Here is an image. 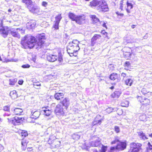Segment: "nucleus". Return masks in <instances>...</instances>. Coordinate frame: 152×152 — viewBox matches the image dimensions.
<instances>
[{
    "label": "nucleus",
    "instance_id": "f257e3e1",
    "mask_svg": "<svg viewBox=\"0 0 152 152\" xmlns=\"http://www.w3.org/2000/svg\"><path fill=\"white\" fill-rule=\"evenodd\" d=\"M79 43V42L76 39L73 40L69 43L67 51L70 56H76L77 55V52L80 49L78 45Z\"/></svg>",
    "mask_w": 152,
    "mask_h": 152
},
{
    "label": "nucleus",
    "instance_id": "f03ea898",
    "mask_svg": "<svg viewBox=\"0 0 152 152\" xmlns=\"http://www.w3.org/2000/svg\"><path fill=\"white\" fill-rule=\"evenodd\" d=\"M37 41L34 37L27 35L22 39L20 43L22 47L24 48H27L28 47L31 49L34 46Z\"/></svg>",
    "mask_w": 152,
    "mask_h": 152
},
{
    "label": "nucleus",
    "instance_id": "7ed1b4c3",
    "mask_svg": "<svg viewBox=\"0 0 152 152\" xmlns=\"http://www.w3.org/2000/svg\"><path fill=\"white\" fill-rule=\"evenodd\" d=\"M37 41L35 45H37L36 48L39 49L42 47L44 42V40L45 39L44 34H38L36 36Z\"/></svg>",
    "mask_w": 152,
    "mask_h": 152
},
{
    "label": "nucleus",
    "instance_id": "20e7f679",
    "mask_svg": "<svg viewBox=\"0 0 152 152\" xmlns=\"http://www.w3.org/2000/svg\"><path fill=\"white\" fill-rule=\"evenodd\" d=\"M126 144L125 142H120L117 144L116 147H111L108 152H113L116 150L118 151H122L126 148Z\"/></svg>",
    "mask_w": 152,
    "mask_h": 152
},
{
    "label": "nucleus",
    "instance_id": "39448f33",
    "mask_svg": "<svg viewBox=\"0 0 152 152\" xmlns=\"http://www.w3.org/2000/svg\"><path fill=\"white\" fill-rule=\"evenodd\" d=\"M141 144L140 143H132L130 144L129 152H140L141 151Z\"/></svg>",
    "mask_w": 152,
    "mask_h": 152
},
{
    "label": "nucleus",
    "instance_id": "423d86ee",
    "mask_svg": "<svg viewBox=\"0 0 152 152\" xmlns=\"http://www.w3.org/2000/svg\"><path fill=\"white\" fill-rule=\"evenodd\" d=\"M26 5H27L28 8L31 12L35 13H39V8L37 6L33 5L32 1H30Z\"/></svg>",
    "mask_w": 152,
    "mask_h": 152
},
{
    "label": "nucleus",
    "instance_id": "0eeeda50",
    "mask_svg": "<svg viewBox=\"0 0 152 152\" xmlns=\"http://www.w3.org/2000/svg\"><path fill=\"white\" fill-rule=\"evenodd\" d=\"M47 60L50 62H54L58 58V61L61 62L62 61V58L61 54H59L58 56L55 55L49 54L47 56Z\"/></svg>",
    "mask_w": 152,
    "mask_h": 152
},
{
    "label": "nucleus",
    "instance_id": "6e6552de",
    "mask_svg": "<svg viewBox=\"0 0 152 152\" xmlns=\"http://www.w3.org/2000/svg\"><path fill=\"white\" fill-rule=\"evenodd\" d=\"M103 4L104 5L105 4L104 0H93L90 3V6L91 7H95L97 10H99V7H101V4Z\"/></svg>",
    "mask_w": 152,
    "mask_h": 152
},
{
    "label": "nucleus",
    "instance_id": "1a4fd4ad",
    "mask_svg": "<svg viewBox=\"0 0 152 152\" xmlns=\"http://www.w3.org/2000/svg\"><path fill=\"white\" fill-rule=\"evenodd\" d=\"M2 25H1L0 27V34L3 37L5 38L8 35L10 29L7 26H3Z\"/></svg>",
    "mask_w": 152,
    "mask_h": 152
},
{
    "label": "nucleus",
    "instance_id": "9d476101",
    "mask_svg": "<svg viewBox=\"0 0 152 152\" xmlns=\"http://www.w3.org/2000/svg\"><path fill=\"white\" fill-rule=\"evenodd\" d=\"M8 122L15 125H18L22 121V118L15 117L12 118H8Z\"/></svg>",
    "mask_w": 152,
    "mask_h": 152
},
{
    "label": "nucleus",
    "instance_id": "9b49d317",
    "mask_svg": "<svg viewBox=\"0 0 152 152\" xmlns=\"http://www.w3.org/2000/svg\"><path fill=\"white\" fill-rule=\"evenodd\" d=\"M55 131L54 129H52L51 127H49L47 129L46 131L45 132L44 134L45 136L48 134L51 135V136L50 137L49 139H55L56 138L54 134Z\"/></svg>",
    "mask_w": 152,
    "mask_h": 152
},
{
    "label": "nucleus",
    "instance_id": "f8f14e48",
    "mask_svg": "<svg viewBox=\"0 0 152 152\" xmlns=\"http://www.w3.org/2000/svg\"><path fill=\"white\" fill-rule=\"evenodd\" d=\"M19 28L10 29L9 32L10 34L13 37L20 38V35L19 33Z\"/></svg>",
    "mask_w": 152,
    "mask_h": 152
},
{
    "label": "nucleus",
    "instance_id": "ddd939ff",
    "mask_svg": "<svg viewBox=\"0 0 152 152\" xmlns=\"http://www.w3.org/2000/svg\"><path fill=\"white\" fill-rule=\"evenodd\" d=\"M54 112L56 115H63L64 114L63 108L62 106L59 104L56 105Z\"/></svg>",
    "mask_w": 152,
    "mask_h": 152
},
{
    "label": "nucleus",
    "instance_id": "4468645a",
    "mask_svg": "<svg viewBox=\"0 0 152 152\" xmlns=\"http://www.w3.org/2000/svg\"><path fill=\"white\" fill-rule=\"evenodd\" d=\"M41 112L42 113L47 116H49L51 112V110L48 109V106L42 107Z\"/></svg>",
    "mask_w": 152,
    "mask_h": 152
},
{
    "label": "nucleus",
    "instance_id": "2eb2a0df",
    "mask_svg": "<svg viewBox=\"0 0 152 152\" xmlns=\"http://www.w3.org/2000/svg\"><path fill=\"white\" fill-rule=\"evenodd\" d=\"M40 112H41L39 110H37L34 112L31 117L28 118V120H29L31 118L34 120L37 119L39 117L40 115Z\"/></svg>",
    "mask_w": 152,
    "mask_h": 152
},
{
    "label": "nucleus",
    "instance_id": "dca6fc26",
    "mask_svg": "<svg viewBox=\"0 0 152 152\" xmlns=\"http://www.w3.org/2000/svg\"><path fill=\"white\" fill-rule=\"evenodd\" d=\"M75 21L77 23L79 24L84 23L85 22V17L84 15L78 16Z\"/></svg>",
    "mask_w": 152,
    "mask_h": 152
},
{
    "label": "nucleus",
    "instance_id": "f3484780",
    "mask_svg": "<svg viewBox=\"0 0 152 152\" xmlns=\"http://www.w3.org/2000/svg\"><path fill=\"white\" fill-rule=\"evenodd\" d=\"M104 4L105 5H104L103 4H101L100 6L101 7H99L98 10H100V11L104 12L108 11L109 8L107 3L105 1V4Z\"/></svg>",
    "mask_w": 152,
    "mask_h": 152
},
{
    "label": "nucleus",
    "instance_id": "a211bd4d",
    "mask_svg": "<svg viewBox=\"0 0 152 152\" xmlns=\"http://www.w3.org/2000/svg\"><path fill=\"white\" fill-rule=\"evenodd\" d=\"M11 110L15 115H20L23 112L22 109L18 108H13L11 109Z\"/></svg>",
    "mask_w": 152,
    "mask_h": 152
},
{
    "label": "nucleus",
    "instance_id": "6ab92c4d",
    "mask_svg": "<svg viewBox=\"0 0 152 152\" xmlns=\"http://www.w3.org/2000/svg\"><path fill=\"white\" fill-rule=\"evenodd\" d=\"M62 105L67 108L69 104V101L68 98H65L61 102Z\"/></svg>",
    "mask_w": 152,
    "mask_h": 152
},
{
    "label": "nucleus",
    "instance_id": "aec40b11",
    "mask_svg": "<svg viewBox=\"0 0 152 152\" xmlns=\"http://www.w3.org/2000/svg\"><path fill=\"white\" fill-rule=\"evenodd\" d=\"M118 77L117 74L113 73L110 75V78L111 80H115V82H117L118 80Z\"/></svg>",
    "mask_w": 152,
    "mask_h": 152
},
{
    "label": "nucleus",
    "instance_id": "412c9836",
    "mask_svg": "<svg viewBox=\"0 0 152 152\" xmlns=\"http://www.w3.org/2000/svg\"><path fill=\"white\" fill-rule=\"evenodd\" d=\"M121 94V92L120 91H115L112 94L111 96L113 98H118L119 97Z\"/></svg>",
    "mask_w": 152,
    "mask_h": 152
},
{
    "label": "nucleus",
    "instance_id": "4be33fe9",
    "mask_svg": "<svg viewBox=\"0 0 152 152\" xmlns=\"http://www.w3.org/2000/svg\"><path fill=\"white\" fill-rule=\"evenodd\" d=\"M90 18L91 19L93 23H95L99 21V19L96 17L94 15H91L90 16Z\"/></svg>",
    "mask_w": 152,
    "mask_h": 152
},
{
    "label": "nucleus",
    "instance_id": "5701e85b",
    "mask_svg": "<svg viewBox=\"0 0 152 152\" xmlns=\"http://www.w3.org/2000/svg\"><path fill=\"white\" fill-rule=\"evenodd\" d=\"M126 4L127 6V8L126 9V11L128 13H130V10L133 8V5L131 3H129L128 1H126Z\"/></svg>",
    "mask_w": 152,
    "mask_h": 152
},
{
    "label": "nucleus",
    "instance_id": "b1692460",
    "mask_svg": "<svg viewBox=\"0 0 152 152\" xmlns=\"http://www.w3.org/2000/svg\"><path fill=\"white\" fill-rule=\"evenodd\" d=\"M64 95L62 93H56L54 95V97L55 99L57 100H60L61 99L63 98Z\"/></svg>",
    "mask_w": 152,
    "mask_h": 152
},
{
    "label": "nucleus",
    "instance_id": "393cba45",
    "mask_svg": "<svg viewBox=\"0 0 152 152\" xmlns=\"http://www.w3.org/2000/svg\"><path fill=\"white\" fill-rule=\"evenodd\" d=\"M10 96L13 99H16L18 97V95L16 91L15 90H13L11 91L10 93Z\"/></svg>",
    "mask_w": 152,
    "mask_h": 152
},
{
    "label": "nucleus",
    "instance_id": "a878e982",
    "mask_svg": "<svg viewBox=\"0 0 152 152\" xmlns=\"http://www.w3.org/2000/svg\"><path fill=\"white\" fill-rule=\"evenodd\" d=\"M28 142V141L27 140L25 139H23L21 142V145L23 147L22 149L23 150H25L27 146V143Z\"/></svg>",
    "mask_w": 152,
    "mask_h": 152
},
{
    "label": "nucleus",
    "instance_id": "bb28decb",
    "mask_svg": "<svg viewBox=\"0 0 152 152\" xmlns=\"http://www.w3.org/2000/svg\"><path fill=\"white\" fill-rule=\"evenodd\" d=\"M140 102L143 105L146 106L149 104L150 101L148 99L144 98H142V101H141Z\"/></svg>",
    "mask_w": 152,
    "mask_h": 152
},
{
    "label": "nucleus",
    "instance_id": "cd10ccee",
    "mask_svg": "<svg viewBox=\"0 0 152 152\" xmlns=\"http://www.w3.org/2000/svg\"><path fill=\"white\" fill-rule=\"evenodd\" d=\"M68 16L72 20L75 21L78 16L76 15L73 13L70 12L68 13Z\"/></svg>",
    "mask_w": 152,
    "mask_h": 152
},
{
    "label": "nucleus",
    "instance_id": "c85d7f7f",
    "mask_svg": "<svg viewBox=\"0 0 152 152\" xmlns=\"http://www.w3.org/2000/svg\"><path fill=\"white\" fill-rule=\"evenodd\" d=\"M60 143L59 141H55L52 144L51 146L54 148H58L60 147Z\"/></svg>",
    "mask_w": 152,
    "mask_h": 152
},
{
    "label": "nucleus",
    "instance_id": "c756f323",
    "mask_svg": "<svg viewBox=\"0 0 152 152\" xmlns=\"http://www.w3.org/2000/svg\"><path fill=\"white\" fill-rule=\"evenodd\" d=\"M91 146L93 147H97L100 145V142L99 141L96 140L91 142Z\"/></svg>",
    "mask_w": 152,
    "mask_h": 152
},
{
    "label": "nucleus",
    "instance_id": "7c9ffc66",
    "mask_svg": "<svg viewBox=\"0 0 152 152\" xmlns=\"http://www.w3.org/2000/svg\"><path fill=\"white\" fill-rule=\"evenodd\" d=\"M133 83L132 80L130 78L127 79L125 81V84L127 85L131 86Z\"/></svg>",
    "mask_w": 152,
    "mask_h": 152
},
{
    "label": "nucleus",
    "instance_id": "2f4dec72",
    "mask_svg": "<svg viewBox=\"0 0 152 152\" xmlns=\"http://www.w3.org/2000/svg\"><path fill=\"white\" fill-rule=\"evenodd\" d=\"M146 150L147 152H152V145L149 142L148 143Z\"/></svg>",
    "mask_w": 152,
    "mask_h": 152
},
{
    "label": "nucleus",
    "instance_id": "473e14b6",
    "mask_svg": "<svg viewBox=\"0 0 152 152\" xmlns=\"http://www.w3.org/2000/svg\"><path fill=\"white\" fill-rule=\"evenodd\" d=\"M101 37L100 34H95L91 39L92 41H94L98 39H99Z\"/></svg>",
    "mask_w": 152,
    "mask_h": 152
},
{
    "label": "nucleus",
    "instance_id": "72a5a7b5",
    "mask_svg": "<svg viewBox=\"0 0 152 152\" xmlns=\"http://www.w3.org/2000/svg\"><path fill=\"white\" fill-rule=\"evenodd\" d=\"M62 18L61 14H58L55 17V21L54 22H56L59 23L60 21Z\"/></svg>",
    "mask_w": 152,
    "mask_h": 152
},
{
    "label": "nucleus",
    "instance_id": "f704fd0d",
    "mask_svg": "<svg viewBox=\"0 0 152 152\" xmlns=\"http://www.w3.org/2000/svg\"><path fill=\"white\" fill-rule=\"evenodd\" d=\"M129 102L126 100H125L122 102L121 103V105L122 107H127L129 105Z\"/></svg>",
    "mask_w": 152,
    "mask_h": 152
},
{
    "label": "nucleus",
    "instance_id": "c9c22d12",
    "mask_svg": "<svg viewBox=\"0 0 152 152\" xmlns=\"http://www.w3.org/2000/svg\"><path fill=\"white\" fill-rule=\"evenodd\" d=\"M125 0H122L120 1V9L121 10H123V7L124 4L126 3V2H125Z\"/></svg>",
    "mask_w": 152,
    "mask_h": 152
},
{
    "label": "nucleus",
    "instance_id": "e433bc0d",
    "mask_svg": "<svg viewBox=\"0 0 152 152\" xmlns=\"http://www.w3.org/2000/svg\"><path fill=\"white\" fill-rule=\"evenodd\" d=\"M72 137L73 139L75 140H78L80 137V136L77 134H73Z\"/></svg>",
    "mask_w": 152,
    "mask_h": 152
},
{
    "label": "nucleus",
    "instance_id": "4c0bfd02",
    "mask_svg": "<svg viewBox=\"0 0 152 152\" xmlns=\"http://www.w3.org/2000/svg\"><path fill=\"white\" fill-rule=\"evenodd\" d=\"M138 134L140 137L142 138V139L145 140V139H147L142 132H138Z\"/></svg>",
    "mask_w": 152,
    "mask_h": 152
},
{
    "label": "nucleus",
    "instance_id": "58836bf2",
    "mask_svg": "<svg viewBox=\"0 0 152 152\" xmlns=\"http://www.w3.org/2000/svg\"><path fill=\"white\" fill-rule=\"evenodd\" d=\"M20 135L22 137H25L28 136V134L26 131L25 130H23L20 133Z\"/></svg>",
    "mask_w": 152,
    "mask_h": 152
},
{
    "label": "nucleus",
    "instance_id": "ea45409f",
    "mask_svg": "<svg viewBox=\"0 0 152 152\" xmlns=\"http://www.w3.org/2000/svg\"><path fill=\"white\" fill-rule=\"evenodd\" d=\"M129 37H128L125 38L124 39V42H126L127 43H132V40L129 39Z\"/></svg>",
    "mask_w": 152,
    "mask_h": 152
},
{
    "label": "nucleus",
    "instance_id": "a19ab883",
    "mask_svg": "<svg viewBox=\"0 0 152 152\" xmlns=\"http://www.w3.org/2000/svg\"><path fill=\"white\" fill-rule=\"evenodd\" d=\"M83 145H84V148L86 149L87 148V147H89L91 146V142H90L89 143V144H88L87 142H86L83 144Z\"/></svg>",
    "mask_w": 152,
    "mask_h": 152
},
{
    "label": "nucleus",
    "instance_id": "79ce46f5",
    "mask_svg": "<svg viewBox=\"0 0 152 152\" xmlns=\"http://www.w3.org/2000/svg\"><path fill=\"white\" fill-rule=\"evenodd\" d=\"M101 145L102 147L101 148L102 151H101V152H105L107 150V147L106 146H104L102 145Z\"/></svg>",
    "mask_w": 152,
    "mask_h": 152
},
{
    "label": "nucleus",
    "instance_id": "37998d69",
    "mask_svg": "<svg viewBox=\"0 0 152 152\" xmlns=\"http://www.w3.org/2000/svg\"><path fill=\"white\" fill-rule=\"evenodd\" d=\"M55 22V24L54 25L53 27L55 28V29H58V25L59 23L56 22Z\"/></svg>",
    "mask_w": 152,
    "mask_h": 152
},
{
    "label": "nucleus",
    "instance_id": "c03bdc74",
    "mask_svg": "<svg viewBox=\"0 0 152 152\" xmlns=\"http://www.w3.org/2000/svg\"><path fill=\"white\" fill-rule=\"evenodd\" d=\"M28 25L31 28H33L36 25V24L35 23H33L31 24V23H28Z\"/></svg>",
    "mask_w": 152,
    "mask_h": 152
},
{
    "label": "nucleus",
    "instance_id": "a18cd8bd",
    "mask_svg": "<svg viewBox=\"0 0 152 152\" xmlns=\"http://www.w3.org/2000/svg\"><path fill=\"white\" fill-rule=\"evenodd\" d=\"M42 5L45 7H46L48 5V3L47 2L43 1L41 3Z\"/></svg>",
    "mask_w": 152,
    "mask_h": 152
},
{
    "label": "nucleus",
    "instance_id": "49530a36",
    "mask_svg": "<svg viewBox=\"0 0 152 152\" xmlns=\"http://www.w3.org/2000/svg\"><path fill=\"white\" fill-rule=\"evenodd\" d=\"M3 110L5 111H8L10 110V107L9 106H6L4 107Z\"/></svg>",
    "mask_w": 152,
    "mask_h": 152
},
{
    "label": "nucleus",
    "instance_id": "de8ad7c7",
    "mask_svg": "<svg viewBox=\"0 0 152 152\" xmlns=\"http://www.w3.org/2000/svg\"><path fill=\"white\" fill-rule=\"evenodd\" d=\"M141 92L143 94H145L148 93V91L145 88H143L141 90Z\"/></svg>",
    "mask_w": 152,
    "mask_h": 152
},
{
    "label": "nucleus",
    "instance_id": "09e8293b",
    "mask_svg": "<svg viewBox=\"0 0 152 152\" xmlns=\"http://www.w3.org/2000/svg\"><path fill=\"white\" fill-rule=\"evenodd\" d=\"M19 33H21L22 34H23L24 33L25 30L23 29L22 28H19Z\"/></svg>",
    "mask_w": 152,
    "mask_h": 152
},
{
    "label": "nucleus",
    "instance_id": "8fccbe9b",
    "mask_svg": "<svg viewBox=\"0 0 152 152\" xmlns=\"http://www.w3.org/2000/svg\"><path fill=\"white\" fill-rule=\"evenodd\" d=\"M113 109L112 108H109L106 109V112L109 113L112 112Z\"/></svg>",
    "mask_w": 152,
    "mask_h": 152
},
{
    "label": "nucleus",
    "instance_id": "3c124183",
    "mask_svg": "<svg viewBox=\"0 0 152 152\" xmlns=\"http://www.w3.org/2000/svg\"><path fill=\"white\" fill-rule=\"evenodd\" d=\"M30 66L28 64H26L22 65L21 67L23 68H29Z\"/></svg>",
    "mask_w": 152,
    "mask_h": 152
},
{
    "label": "nucleus",
    "instance_id": "603ef678",
    "mask_svg": "<svg viewBox=\"0 0 152 152\" xmlns=\"http://www.w3.org/2000/svg\"><path fill=\"white\" fill-rule=\"evenodd\" d=\"M115 130L117 133H118L120 132V129L118 126H116L115 127Z\"/></svg>",
    "mask_w": 152,
    "mask_h": 152
},
{
    "label": "nucleus",
    "instance_id": "864d4df0",
    "mask_svg": "<svg viewBox=\"0 0 152 152\" xmlns=\"http://www.w3.org/2000/svg\"><path fill=\"white\" fill-rule=\"evenodd\" d=\"M30 1H32L31 0H22V2L25 3L26 4H28Z\"/></svg>",
    "mask_w": 152,
    "mask_h": 152
},
{
    "label": "nucleus",
    "instance_id": "5fc2aeb1",
    "mask_svg": "<svg viewBox=\"0 0 152 152\" xmlns=\"http://www.w3.org/2000/svg\"><path fill=\"white\" fill-rule=\"evenodd\" d=\"M130 63L129 62L126 61L125 63L124 66L125 67H126V66L128 67L130 66Z\"/></svg>",
    "mask_w": 152,
    "mask_h": 152
},
{
    "label": "nucleus",
    "instance_id": "6e6d98bb",
    "mask_svg": "<svg viewBox=\"0 0 152 152\" xmlns=\"http://www.w3.org/2000/svg\"><path fill=\"white\" fill-rule=\"evenodd\" d=\"M126 74L124 73H122L121 75V77H123V78H124L125 77H126Z\"/></svg>",
    "mask_w": 152,
    "mask_h": 152
},
{
    "label": "nucleus",
    "instance_id": "4d7b16f0",
    "mask_svg": "<svg viewBox=\"0 0 152 152\" xmlns=\"http://www.w3.org/2000/svg\"><path fill=\"white\" fill-rule=\"evenodd\" d=\"M146 116L145 115H142V116H140V119L142 121H143L144 120H143L142 119V118H145Z\"/></svg>",
    "mask_w": 152,
    "mask_h": 152
},
{
    "label": "nucleus",
    "instance_id": "13d9d810",
    "mask_svg": "<svg viewBox=\"0 0 152 152\" xmlns=\"http://www.w3.org/2000/svg\"><path fill=\"white\" fill-rule=\"evenodd\" d=\"M10 83L9 84L10 85H14L15 84V83L13 82H12L11 81V80H10Z\"/></svg>",
    "mask_w": 152,
    "mask_h": 152
},
{
    "label": "nucleus",
    "instance_id": "bf43d9fd",
    "mask_svg": "<svg viewBox=\"0 0 152 152\" xmlns=\"http://www.w3.org/2000/svg\"><path fill=\"white\" fill-rule=\"evenodd\" d=\"M95 44V42H94V41H92V39H91V45L92 46H93Z\"/></svg>",
    "mask_w": 152,
    "mask_h": 152
},
{
    "label": "nucleus",
    "instance_id": "052dcab7",
    "mask_svg": "<svg viewBox=\"0 0 152 152\" xmlns=\"http://www.w3.org/2000/svg\"><path fill=\"white\" fill-rule=\"evenodd\" d=\"M116 14H117L118 15H119L121 16H122L124 15L123 14L119 13L117 12H116Z\"/></svg>",
    "mask_w": 152,
    "mask_h": 152
},
{
    "label": "nucleus",
    "instance_id": "680f3d73",
    "mask_svg": "<svg viewBox=\"0 0 152 152\" xmlns=\"http://www.w3.org/2000/svg\"><path fill=\"white\" fill-rule=\"evenodd\" d=\"M117 141V140H115L114 141H113L112 142H111V144H115Z\"/></svg>",
    "mask_w": 152,
    "mask_h": 152
},
{
    "label": "nucleus",
    "instance_id": "e2e57ef3",
    "mask_svg": "<svg viewBox=\"0 0 152 152\" xmlns=\"http://www.w3.org/2000/svg\"><path fill=\"white\" fill-rule=\"evenodd\" d=\"M102 26L103 27H105L106 28H107V27L105 23H104L102 25Z\"/></svg>",
    "mask_w": 152,
    "mask_h": 152
},
{
    "label": "nucleus",
    "instance_id": "0e129e2a",
    "mask_svg": "<svg viewBox=\"0 0 152 152\" xmlns=\"http://www.w3.org/2000/svg\"><path fill=\"white\" fill-rule=\"evenodd\" d=\"M101 121L102 120H99L97 123L99 124H100L102 122Z\"/></svg>",
    "mask_w": 152,
    "mask_h": 152
},
{
    "label": "nucleus",
    "instance_id": "69168bd1",
    "mask_svg": "<svg viewBox=\"0 0 152 152\" xmlns=\"http://www.w3.org/2000/svg\"><path fill=\"white\" fill-rule=\"evenodd\" d=\"M23 81H19L18 82V83L19 84H20V85H21V84H23Z\"/></svg>",
    "mask_w": 152,
    "mask_h": 152
},
{
    "label": "nucleus",
    "instance_id": "338daca9",
    "mask_svg": "<svg viewBox=\"0 0 152 152\" xmlns=\"http://www.w3.org/2000/svg\"><path fill=\"white\" fill-rule=\"evenodd\" d=\"M135 26L134 25H133L132 26V28H135Z\"/></svg>",
    "mask_w": 152,
    "mask_h": 152
},
{
    "label": "nucleus",
    "instance_id": "774afa93",
    "mask_svg": "<svg viewBox=\"0 0 152 152\" xmlns=\"http://www.w3.org/2000/svg\"><path fill=\"white\" fill-rule=\"evenodd\" d=\"M110 88L111 89H113L114 88V86H112V87Z\"/></svg>",
    "mask_w": 152,
    "mask_h": 152
}]
</instances>
